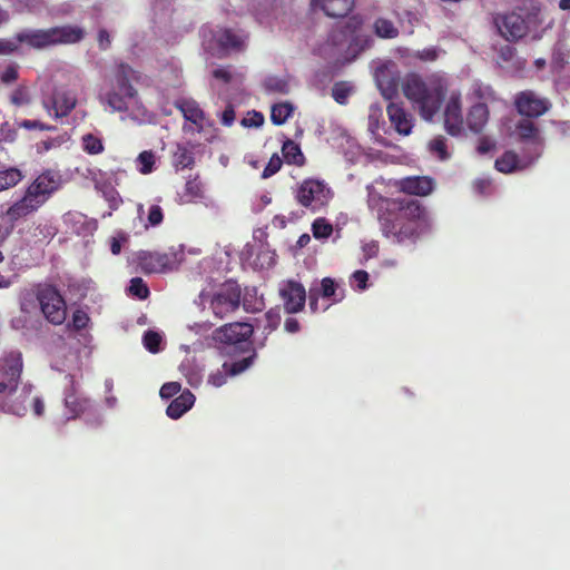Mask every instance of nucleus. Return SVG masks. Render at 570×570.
I'll return each instance as SVG.
<instances>
[{"label":"nucleus","mask_w":570,"mask_h":570,"mask_svg":"<svg viewBox=\"0 0 570 570\" xmlns=\"http://www.w3.org/2000/svg\"><path fill=\"white\" fill-rule=\"evenodd\" d=\"M377 220L383 236L396 244H415L431 229L430 212L415 198H381Z\"/></svg>","instance_id":"1"},{"label":"nucleus","mask_w":570,"mask_h":570,"mask_svg":"<svg viewBox=\"0 0 570 570\" xmlns=\"http://www.w3.org/2000/svg\"><path fill=\"white\" fill-rule=\"evenodd\" d=\"M404 96L417 108L422 119L433 120L445 99L449 86L445 78L431 75L425 78L407 75L402 85Z\"/></svg>","instance_id":"2"},{"label":"nucleus","mask_w":570,"mask_h":570,"mask_svg":"<svg viewBox=\"0 0 570 570\" xmlns=\"http://www.w3.org/2000/svg\"><path fill=\"white\" fill-rule=\"evenodd\" d=\"M539 14L540 8L538 7H532L525 16L518 11L497 13L493 23L505 40L517 41L527 36L531 24L538 26L541 23Z\"/></svg>","instance_id":"3"},{"label":"nucleus","mask_w":570,"mask_h":570,"mask_svg":"<svg viewBox=\"0 0 570 570\" xmlns=\"http://www.w3.org/2000/svg\"><path fill=\"white\" fill-rule=\"evenodd\" d=\"M135 70L126 63L117 66L115 73V85L106 94V102L112 111H126L130 100L137 96V90L130 83L135 79Z\"/></svg>","instance_id":"4"},{"label":"nucleus","mask_w":570,"mask_h":570,"mask_svg":"<svg viewBox=\"0 0 570 570\" xmlns=\"http://www.w3.org/2000/svg\"><path fill=\"white\" fill-rule=\"evenodd\" d=\"M14 39L29 48L42 50L52 46L71 42V27L23 29L16 33Z\"/></svg>","instance_id":"5"},{"label":"nucleus","mask_w":570,"mask_h":570,"mask_svg":"<svg viewBox=\"0 0 570 570\" xmlns=\"http://www.w3.org/2000/svg\"><path fill=\"white\" fill-rule=\"evenodd\" d=\"M333 193L328 185L321 179L306 178L297 187L295 199L313 213L321 210L331 200Z\"/></svg>","instance_id":"6"},{"label":"nucleus","mask_w":570,"mask_h":570,"mask_svg":"<svg viewBox=\"0 0 570 570\" xmlns=\"http://www.w3.org/2000/svg\"><path fill=\"white\" fill-rule=\"evenodd\" d=\"M242 287L234 281L223 283L209 297V308L218 318H225L240 306Z\"/></svg>","instance_id":"7"},{"label":"nucleus","mask_w":570,"mask_h":570,"mask_svg":"<svg viewBox=\"0 0 570 570\" xmlns=\"http://www.w3.org/2000/svg\"><path fill=\"white\" fill-rule=\"evenodd\" d=\"M40 311L55 325H60L66 321L67 305L56 287L40 285Z\"/></svg>","instance_id":"8"},{"label":"nucleus","mask_w":570,"mask_h":570,"mask_svg":"<svg viewBox=\"0 0 570 570\" xmlns=\"http://www.w3.org/2000/svg\"><path fill=\"white\" fill-rule=\"evenodd\" d=\"M254 327L249 323L234 322L225 324L213 332V340L226 346L249 345L248 340L253 335Z\"/></svg>","instance_id":"9"},{"label":"nucleus","mask_w":570,"mask_h":570,"mask_svg":"<svg viewBox=\"0 0 570 570\" xmlns=\"http://www.w3.org/2000/svg\"><path fill=\"white\" fill-rule=\"evenodd\" d=\"M2 379L0 380V393L16 391L22 371V357L19 352H10L0 363Z\"/></svg>","instance_id":"10"},{"label":"nucleus","mask_w":570,"mask_h":570,"mask_svg":"<svg viewBox=\"0 0 570 570\" xmlns=\"http://www.w3.org/2000/svg\"><path fill=\"white\" fill-rule=\"evenodd\" d=\"M278 293L287 314L303 311L306 303V291L301 283L293 279L283 282Z\"/></svg>","instance_id":"11"},{"label":"nucleus","mask_w":570,"mask_h":570,"mask_svg":"<svg viewBox=\"0 0 570 570\" xmlns=\"http://www.w3.org/2000/svg\"><path fill=\"white\" fill-rule=\"evenodd\" d=\"M444 128L451 136H460L463 131L462 100L460 91H452L443 112Z\"/></svg>","instance_id":"12"},{"label":"nucleus","mask_w":570,"mask_h":570,"mask_svg":"<svg viewBox=\"0 0 570 570\" xmlns=\"http://www.w3.org/2000/svg\"><path fill=\"white\" fill-rule=\"evenodd\" d=\"M514 105L518 112L528 118H538L546 114L550 108L548 99L538 97L531 90L518 94Z\"/></svg>","instance_id":"13"},{"label":"nucleus","mask_w":570,"mask_h":570,"mask_svg":"<svg viewBox=\"0 0 570 570\" xmlns=\"http://www.w3.org/2000/svg\"><path fill=\"white\" fill-rule=\"evenodd\" d=\"M515 135L520 141L528 144L531 147L533 155L530 161L538 159L543 150L544 140L540 135L538 126L530 119H521L515 125Z\"/></svg>","instance_id":"14"},{"label":"nucleus","mask_w":570,"mask_h":570,"mask_svg":"<svg viewBox=\"0 0 570 570\" xmlns=\"http://www.w3.org/2000/svg\"><path fill=\"white\" fill-rule=\"evenodd\" d=\"M322 296L323 298L331 299L332 303L341 302L344 296V289L340 288L335 281L331 277H324L321 281L320 286H313L308 291V304L309 308L313 313L318 312V298Z\"/></svg>","instance_id":"15"},{"label":"nucleus","mask_w":570,"mask_h":570,"mask_svg":"<svg viewBox=\"0 0 570 570\" xmlns=\"http://www.w3.org/2000/svg\"><path fill=\"white\" fill-rule=\"evenodd\" d=\"M89 322L90 317L86 312L73 311V341L82 345V348L77 350L79 358H89L92 352V336L86 331Z\"/></svg>","instance_id":"16"},{"label":"nucleus","mask_w":570,"mask_h":570,"mask_svg":"<svg viewBox=\"0 0 570 570\" xmlns=\"http://www.w3.org/2000/svg\"><path fill=\"white\" fill-rule=\"evenodd\" d=\"M176 254L173 252H147L139 256V265L145 273H163L176 265Z\"/></svg>","instance_id":"17"},{"label":"nucleus","mask_w":570,"mask_h":570,"mask_svg":"<svg viewBox=\"0 0 570 570\" xmlns=\"http://www.w3.org/2000/svg\"><path fill=\"white\" fill-rule=\"evenodd\" d=\"M362 20L357 16L351 17L343 27L335 28L328 36L327 45L341 51L346 45L352 46V37L361 27Z\"/></svg>","instance_id":"18"},{"label":"nucleus","mask_w":570,"mask_h":570,"mask_svg":"<svg viewBox=\"0 0 570 570\" xmlns=\"http://www.w3.org/2000/svg\"><path fill=\"white\" fill-rule=\"evenodd\" d=\"M386 111L389 120L397 134L409 136L412 132L414 117L402 104L390 102Z\"/></svg>","instance_id":"19"},{"label":"nucleus","mask_w":570,"mask_h":570,"mask_svg":"<svg viewBox=\"0 0 570 570\" xmlns=\"http://www.w3.org/2000/svg\"><path fill=\"white\" fill-rule=\"evenodd\" d=\"M399 191L413 196H428L434 189V181L428 176H409L395 181Z\"/></svg>","instance_id":"20"},{"label":"nucleus","mask_w":570,"mask_h":570,"mask_svg":"<svg viewBox=\"0 0 570 570\" xmlns=\"http://www.w3.org/2000/svg\"><path fill=\"white\" fill-rule=\"evenodd\" d=\"M58 188V180L51 173H45L38 176L35 181L27 188L26 194L32 199L38 200L42 206L49 196Z\"/></svg>","instance_id":"21"},{"label":"nucleus","mask_w":570,"mask_h":570,"mask_svg":"<svg viewBox=\"0 0 570 570\" xmlns=\"http://www.w3.org/2000/svg\"><path fill=\"white\" fill-rule=\"evenodd\" d=\"M311 6L330 18H343L354 9L355 0H311Z\"/></svg>","instance_id":"22"},{"label":"nucleus","mask_w":570,"mask_h":570,"mask_svg":"<svg viewBox=\"0 0 570 570\" xmlns=\"http://www.w3.org/2000/svg\"><path fill=\"white\" fill-rule=\"evenodd\" d=\"M20 311L24 314V320L16 318L13 320V325L24 326L28 317H32L39 314L40 311V286H38L37 291H26L20 294Z\"/></svg>","instance_id":"23"},{"label":"nucleus","mask_w":570,"mask_h":570,"mask_svg":"<svg viewBox=\"0 0 570 570\" xmlns=\"http://www.w3.org/2000/svg\"><path fill=\"white\" fill-rule=\"evenodd\" d=\"M82 417L90 424L100 423L98 406L90 399L77 395L73 391V420Z\"/></svg>","instance_id":"24"},{"label":"nucleus","mask_w":570,"mask_h":570,"mask_svg":"<svg viewBox=\"0 0 570 570\" xmlns=\"http://www.w3.org/2000/svg\"><path fill=\"white\" fill-rule=\"evenodd\" d=\"M41 206L38 200L32 199L29 195L24 193V195L14 202L11 206L4 210L14 223L20 219H23L37 212Z\"/></svg>","instance_id":"25"},{"label":"nucleus","mask_w":570,"mask_h":570,"mask_svg":"<svg viewBox=\"0 0 570 570\" xmlns=\"http://www.w3.org/2000/svg\"><path fill=\"white\" fill-rule=\"evenodd\" d=\"M532 163L533 161H530V158L524 161L513 150H507L495 159L494 167L500 173L511 174L524 169Z\"/></svg>","instance_id":"26"},{"label":"nucleus","mask_w":570,"mask_h":570,"mask_svg":"<svg viewBox=\"0 0 570 570\" xmlns=\"http://www.w3.org/2000/svg\"><path fill=\"white\" fill-rule=\"evenodd\" d=\"M45 107L55 118L67 117L71 111V100L68 91L56 90L52 97L45 102Z\"/></svg>","instance_id":"27"},{"label":"nucleus","mask_w":570,"mask_h":570,"mask_svg":"<svg viewBox=\"0 0 570 570\" xmlns=\"http://www.w3.org/2000/svg\"><path fill=\"white\" fill-rule=\"evenodd\" d=\"M489 108L484 102H475L468 112L466 124L471 131L480 134L489 120Z\"/></svg>","instance_id":"28"},{"label":"nucleus","mask_w":570,"mask_h":570,"mask_svg":"<svg viewBox=\"0 0 570 570\" xmlns=\"http://www.w3.org/2000/svg\"><path fill=\"white\" fill-rule=\"evenodd\" d=\"M194 403L195 395L186 390L169 403L166 413L170 419L177 420L191 409Z\"/></svg>","instance_id":"29"},{"label":"nucleus","mask_w":570,"mask_h":570,"mask_svg":"<svg viewBox=\"0 0 570 570\" xmlns=\"http://www.w3.org/2000/svg\"><path fill=\"white\" fill-rule=\"evenodd\" d=\"M175 107L181 111L184 118L196 126L203 127L205 114L193 99H181L175 102Z\"/></svg>","instance_id":"30"},{"label":"nucleus","mask_w":570,"mask_h":570,"mask_svg":"<svg viewBox=\"0 0 570 570\" xmlns=\"http://www.w3.org/2000/svg\"><path fill=\"white\" fill-rule=\"evenodd\" d=\"M213 39L217 42L218 53L229 49H240L243 46L242 38L230 29H220L216 31L213 33Z\"/></svg>","instance_id":"31"},{"label":"nucleus","mask_w":570,"mask_h":570,"mask_svg":"<svg viewBox=\"0 0 570 570\" xmlns=\"http://www.w3.org/2000/svg\"><path fill=\"white\" fill-rule=\"evenodd\" d=\"M240 305L247 313H256L264 308L265 303L263 297L258 296L256 287L247 286L245 287L244 292L242 291Z\"/></svg>","instance_id":"32"},{"label":"nucleus","mask_w":570,"mask_h":570,"mask_svg":"<svg viewBox=\"0 0 570 570\" xmlns=\"http://www.w3.org/2000/svg\"><path fill=\"white\" fill-rule=\"evenodd\" d=\"M282 154L288 165L302 167L305 164V156L298 144L291 139H286L282 146Z\"/></svg>","instance_id":"33"},{"label":"nucleus","mask_w":570,"mask_h":570,"mask_svg":"<svg viewBox=\"0 0 570 570\" xmlns=\"http://www.w3.org/2000/svg\"><path fill=\"white\" fill-rule=\"evenodd\" d=\"M195 165L194 154L186 147L178 145L173 155V166L175 169L183 170L185 168H193Z\"/></svg>","instance_id":"34"},{"label":"nucleus","mask_w":570,"mask_h":570,"mask_svg":"<svg viewBox=\"0 0 570 570\" xmlns=\"http://www.w3.org/2000/svg\"><path fill=\"white\" fill-rule=\"evenodd\" d=\"M294 107L289 102L275 104L271 110V120L274 125L281 126L292 117Z\"/></svg>","instance_id":"35"},{"label":"nucleus","mask_w":570,"mask_h":570,"mask_svg":"<svg viewBox=\"0 0 570 570\" xmlns=\"http://www.w3.org/2000/svg\"><path fill=\"white\" fill-rule=\"evenodd\" d=\"M22 178L23 175L21 170L16 167L0 170V191L14 187Z\"/></svg>","instance_id":"36"},{"label":"nucleus","mask_w":570,"mask_h":570,"mask_svg":"<svg viewBox=\"0 0 570 570\" xmlns=\"http://www.w3.org/2000/svg\"><path fill=\"white\" fill-rule=\"evenodd\" d=\"M373 27L375 35L380 38L393 39L399 36V29L389 19L377 18Z\"/></svg>","instance_id":"37"},{"label":"nucleus","mask_w":570,"mask_h":570,"mask_svg":"<svg viewBox=\"0 0 570 570\" xmlns=\"http://www.w3.org/2000/svg\"><path fill=\"white\" fill-rule=\"evenodd\" d=\"M256 356L255 351H250V354L235 362H225L223 367L229 372V376H235L246 371L254 362Z\"/></svg>","instance_id":"38"},{"label":"nucleus","mask_w":570,"mask_h":570,"mask_svg":"<svg viewBox=\"0 0 570 570\" xmlns=\"http://www.w3.org/2000/svg\"><path fill=\"white\" fill-rule=\"evenodd\" d=\"M471 95L478 102L488 104L497 100L494 90L490 86L478 81L472 85Z\"/></svg>","instance_id":"39"},{"label":"nucleus","mask_w":570,"mask_h":570,"mask_svg":"<svg viewBox=\"0 0 570 570\" xmlns=\"http://www.w3.org/2000/svg\"><path fill=\"white\" fill-rule=\"evenodd\" d=\"M81 147L83 151L89 155H98L104 151L102 140L92 134H86L82 136Z\"/></svg>","instance_id":"40"},{"label":"nucleus","mask_w":570,"mask_h":570,"mask_svg":"<svg viewBox=\"0 0 570 570\" xmlns=\"http://www.w3.org/2000/svg\"><path fill=\"white\" fill-rule=\"evenodd\" d=\"M138 170L142 175L150 174L155 166V154L151 150H144L137 157Z\"/></svg>","instance_id":"41"},{"label":"nucleus","mask_w":570,"mask_h":570,"mask_svg":"<svg viewBox=\"0 0 570 570\" xmlns=\"http://www.w3.org/2000/svg\"><path fill=\"white\" fill-rule=\"evenodd\" d=\"M312 232L317 239L328 238L333 233V226L325 218H317L312 225Z\"/></svg>","instance_id":"42"},{"label":"nucleus","mask_w":570,"mask_h":570,"mask_svg":"<svg viewBox=\"0 0 570 570\" xmlns=\"http://www.w3.org/2000/svg\"><path fill=\"white\" fill-rule=\"evenodd\" d=\"M429 150L436 155L441 160H445L450 157L446 147V139L443 136H438L430 140Z\"/></svg>","instance_id":"43"},{"label":"nucleus","mask_w":570,"mask_h":570,"mask_svg":"<svg viewBox=\"0 0 570 570\" xmlns=\"http://www.w3.org/2000/svg\"><path fill=\"white\" fill-rule=\"evenodd\" d=\"M351 95V87L343 81L335 82L332 88V97L340 105H346L348 96Z\"/></svg>","instance_id":"44"},{"label":"nucleus","mask_w":570,"mask_h":570,"mask_svg":"<svg viewBox=\"0 0 570 570\" xmlns=\"http://www.w3.org/2000/svg\"><path fill=\"white\" fill-rule=\"evenodd\" d=\"M16 226V223L12 218L6 213L0 212V244H3L4 240L11 235Z\"/></svg>","instance_id":"45"},{"label":"nucleus","mask_w":570,"mask_h":570,"mask_svg":"<svg viewBox=\"0 0 570 570\" xmlns=\"http://www.w3.org/2000/svg\"><path fill=\"white\" fill-rule=\"evenodd\" d=\"M142 343L150 353H157L160 350L161 336L155 331H147L142 336Z\"/></svg>","instance_id":"46"},{"label":"nucleus","mask_w":570,"mask_h":570,"mask_svg":"<svg viewBox=\"0 0 570 570\" xmlns=\"http://www.w3.org/2000/svg\"><path fill=\"white\" fill-rule=\"evenodd\" d=\"M10 101L14 106H23L30 102V94L29 89L24 85H20L18 88H16L11 96Z\"/></svg>","instance_id":"47"},{"label":"nucleus","mask_w":570,"mask_h":570,"mask_svg":"<svg viewBox=\"0 0 570 570\" xmlns=\"http://www.w3.org/2000/svg\"><path fill=\"white\" fill-rule=\"evenodd\" d=\"M129 291L139 299H145L149 295L148 286L140 277H135L130 281Z\"/></svg>","instance_id":"48"},{"label":"nucleus","mask_w":570,"mask_h":570,"mask_svg":"<svg viewBox=\"0 0 570 570\" xmlns=\"http://www.w3.org/2000/svg\"><path fill=\"white\" fill-rule=\"evenodd\" d=\"M265 89L269 92L288 94V82L279 78H268L265 83Z\"/></svg>","instance_id":"49"},{"label":"nucleus","mask_w":570,"mask_h":570,"mask_svg":"<svg viewBox=\"0 0 570 570\" xmlns=\"http://www.w3.org/2000/svg\"><path fill=\"white\" fill-rule=\"evenodd\" d=\"M281 309L278 307L271 308L265 313L266 324L264 326V330L268 331V333L275 331L281 324Z\"/></svg>","instance_id":"50"},{"label":"nucleus","mask_w":570,"mask_h":570,"mask_svg":"<svg viewBox=\"0 0 570 570\" xmlns=\"http://www.w3.org/2000/svg\"><path fill=\"white\" fill-rule=\"evenodd\" d=\"M185 194L190 198H200L203 197V185L198 178V176L188 179L185 185Z\"/></svg>","instance_id":"51"},{"label":"nucleus","mask_w":570,"mask_h":570,"mask_svg":"<svg viewBox=\"0 0 570 570\" xmlns=\"http://www.w3.org/2000/svg\"><path fill=\"white\" fill-rule=\"evenodd\" d=\"M282 165H283L282 158L277 154H274L269 158L267 165L265 166V168L262 173V177L263 178L272 177L273 175H275L276 173L279 171V169L282 168Z\"/></svg>","instance_id":"52"},{"label":"nucleus","mask_w":570,"mask_h":570,"mask_svg":"<svg viewBox=\"0 0 570 570\" xmlns=\"http://www.w3.org/2000/svg\"><path fill=\"white\" fill-rule=\"evenodd\" d=\"M104 197L108 202L109 208L111 210H116L122 203V199H121L119 193L114 187L105 188Z\"/></svg>","instance_id":"53"},{"label":"nucleus","mask_w":570,"mask_h":570,"mask_svg":"<svg viewBox=\"0 0 570 570\" xmlns=\"http://www.w3.org/2000/svg\"><path fill=\"white\" fill-rule=\"evenodd\" d=\"M147 220L153 227L160 225L164 220L163 208L159 205H151L148 210Z\"/></svg>","instance_id":"54"},{"label":"nucleus","mask_w":570,"mask_h":570,"mask_svg":"<svg viewBox=\"0 0 570 570\" xmlns=\"http://www.w3.org/2000/svg\"><path fill=\"white\" fill-rule=\"evenodd\" d=\"M180 384L178 382H168L165 383L159 391V395L161 399H170L180 392Z\"/></svg>","instance_id":"55"},{"label":"nucleus","mask_w":570,"mask_h":570,"mask_svg":"<svg viewBox=\"0 0 570 570\" xmlns=\"http://www.w3.org/2000/svg\"><path fill=\"white\" fill-rule=\"evenodd\" d=\"M227 376H229V372L225 371L222 366L220 370H217L209 375L208 383L216 387H220L226 383Z\"/></svg>","instance_id":"56"},{"label":"nucleus","mask_w":570,"mask_h":570,"mask_svg":"<svg viewBox=\"0 0 570 570\" xmlns=\"http://www.w3.org/2000/svg\"><path fill=\"white\" fill-rule=\"evenodd\" d=\"M352 281L356 284L358 289H365L368 281V273L366 271L360 269L355 271L352 274Z\"/></svg>","instance_id":"57"},{"label":"nucleus","mask_w":570,"mask_h":570,"mask_svg":"<svg viewBox=\"0 0 570 570\" xmlns=\"http://www.w3.org/2000/svg\"><path fill=\"white\" fill-rule=\"evenodd\" d=\"M18 79V69L16 66H9L1 75V80L4 83H11Z\"/></svg>","instance_id":"58"},{"label":"nucleus","mask_w":570,"mask_h":570,"mask_svg":"<svg viewBox=\"0 0 570 570\" xmlns=\"http://www.w3.org/2000/svg\"><path fill=\"white\" fill-rule=\"evenodd\" d=\"M220 121L226 127H229V126H232L234 124V121H235V110H234L233 106L229 105V106H227L225 108V110L222 114Z\"/></svg>","instance_id":"59"},{"label":"nucleus","mask_w":570,"mask_h":570,"mask_svg":"<svg viewBox=\"0 0 570 570\" xmlns=\"http://www.w3.org/2000/svg\"><path fill=\"white\" fill-rule=\"evenodd\" d=\"M213 77L223 81L224 83H229L232 80V73L227 68H217L213 71Z\"/></svg>","instance_id":"60"},{"label":"nucleus","mask_w":570,"mask_h":570,"mask_svg":"<svg viewBox=\"0 0 570 570\" xmlns=\"http://www.w3.org/2000/svg\"><path fill=\"white\" fill-rule=\"evenodd\" d=\"M18 126L29 129V130H31V129H40V130L49 129V127L45 126L42 122H40L38 120H22V121L18 122Z\"/></svg>","instance_id":"61"},{"label":"nucleus","mask_w":570,"mask_h":570,"mask_svg":"<svg viewBox=\"0 0 570 570\" xmlns=\"http://www.w3.org/2000/svg\"><path fill=\"white\" fill-rule=\"evenodd\" d=\"M78 224H82L89 234H92L97 229V223L95 220L85 222V217L81 215L78 218L73 217V227Z\"/></svg>","instance_id":"62"},{"label":"nucleus","mask_w":570,"mask_h":570,"mask_svg":"<svg viewBox=\"0 0 570 570\" xmlns=\"http://www.w3.org/2000/svg\"><path fill=\"white\" fill-rule=\"evenodd\" d=\"M284 328L287 333L295 334L301 330V324L296 318L288 317L285 320Z\"/></svg>","instance_id":"63"},{"label":"nucleus","mask_w":570,"mask_h":570,"mask_svg":"<svg viewBox=\"0 0 570 570\" xmlns=\"http://www.w3.org/2000/svg\"><path fill=\"white\" fill-rule=\"evenodd\" d=\"M98 42L101 49H107L110 45V36L107 30L101 29L98 32Z\"/></svg>","instance_id":"64"}]
</instances>
